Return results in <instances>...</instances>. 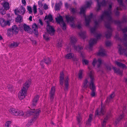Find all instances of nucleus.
Wrapping results in <instances>:
<instances>
[{
  "instance_id": "13",
  "label": "nucleus",
  "mask_w": 127,
  "mask_h": 127,
  "mask_svg": "<svg viewBox=\"0 0 127 127\" xmlns=\"http://www.w3.org/2000/svg\"><path fill=\"white\" fill-rule=\"evenodd\" d=\"M92 3L91 1L86 2V5L82 7L80 9V13L81 14H84L86 10V8L89 7Z\"/></svg>"
},
{
  "instance_id": "15",
  "label": "nucleus",
  "mask_w": 127,
  "mask_h": 127,
  "mask_svg": "<svg viewBox=\"0 0 127 127\" xmlns=\"http://www.w3.org/2000/svg\"><path fill=\"white\" fill-rule=\"evenodd\" d=\"M55 88L54 87H52L51 90L49 92V97L50 98V99L51 101L53 100L54 95H55Z\"/></svg>"
},
{
  "instance_id": "43",
  "label": "nucleus",
  "mask_w": 127,
  "mask_h": 127,
  "mask_svg": "<svg viewBox=\"0 0 127 127\" xmlns=\"http://www.w3.org/2000/svg\"><path fill=\"white\" fill-rule=\"evenodd\" d=\"M11 122L10 121H7L5 124V127H10Z\"/></svg>"
},
{
  "instance_id": "62",
  "label": "nucleus",
  "mask_w": 127,
  "mask_h": 127,
  "mask_svg": "<svg viewBox=\"0 0 127 127\" xmlns=\"http://www.w3.org/2000/svg\"><path fill=\"white\" fill-rule=\"evenodd\" d=\"M65 6L67 8L68 7V4L67 3H65Z\"/></svg>"
},
{
  "instance_id": "56",
  "label": "nucleus",
  "mask_w": 127,
  "mask_h": 127,
  "mask_svg": "<svg viewBox=\"0 0 127 127\" xmlns=\"http://www.w3.org/2000/svg\"><path fill=\"white\" fill-rule=\"evenodd\" d=\"M126 1H127V0H126ZM118 2L119 3H120V4L121 6H123L122 5V1L123 0H118Z\"/></svg>"
},
{
  "instance_id": "30",
  "label": "nucleus",
  "mask_w": 127,
  "mask_h": 127,
  "mask_svg": "<svg viewBox=\"0 0 127 127\" xmlns=\"http://www.w3.org/2000/svg\"><path fill=\"white\" fill-rule=\"evenodd\" d=\"M124 115L123 114L122 115H121L119 117L118 119L116 120L114 124L115 126L117 125L119 123V121L120 120H121L124 117Z\"/></svg>"
},
{
  "instance_id": "48",
  "label": "nucleus",
  "mask_w": 127,
  "mask_h": 127,
  "mask_svg": "<svg viewBox=\"0 0 127 127\" xmlns=\"http://www.w3.org/2000/svg\"><path fill=\"white\" fill-rule=\"evenodd\" d=\"M45 63L47 64H49L50 63L51 61L49 58H47L45 60Z\"/></svg>"
},
{
  "instance_id": "37",
  "label": "nucleus",
  "mask_w": 127,
  "mask_h": 127,
  "mask_svg": "<svg viewBox=\"0 0 127 127\" xmlns=\"http://www.w3.org/2000/svg\"><path fill=\"white\" fill-rule=\"evenodd\" d=\"M32 9L34 14V15L36 14L37 12V6L35 4L33 5Z\"/></svg>"
},
{
  "instance_id": "27",
  "label": "nucleus",
  "mask_w": 127,
  "mask_h": 127,
  "mask_svg": "<svg viewBox=\"0 0 127 127\" xmlns=\"http://www.w3.org/2000/svg\"><path fill=\"white\" fill-rule=\"evenodd\" d=\"M2 5L3 8L5 10H8L10 8L9 4L8 2H4L2 4Z\"/></svg>"
},
{
  "instance_id": "1",
  "label": "nucleus",
  "mask_w": 127,
  "mask_h": 127,
  "mask_svg": "<svg viewBox=\"0 0 127 127\" xmlns=\"http://www.w3.org/2000/svg\"><path fill=\"white\" fill-rule=\"evenodd\" d=\"M40 112V109H38L36 110H35L34 109H31L25 113V115H26L27 116H29L33 114L34 113L35 114L34 117L31 120H30L27 124L26 125L27 127H29L33 124L34 122L35 121L38 117L39 113Z\"/></svg>"
},
{
  "instance_id": "61",
  "label": "nucleus",
  "mask_w": 127,
  "mask_h": 127,
  "mask_svg": "<svg viewBox=\"0 0 127 127\" xmlns=\"http://www.w3.org/2000/svg\"><path fill=\"white\" fill-rule=\"evenodd\" d=\"M39 23L41 25H43V23H42V22L41 20H39Z\"/></svg>"
},
{
  "instance_id": "32",
  "label": "nucleus",
  "mask_w": 127,
  "mask_h": 127,
  "mask_svg": "<svg viewBox=\"0 0 127 127\" xmlns=\"http://www.w3.org/2000/svg\"><path fill=\"white\" fill-rule=\"evenodd\" d=\"M115 72L117 74H118L120 75H121L122 73V71H120L119 69H117L115 67H113V68Z\"/></svg>"
},
{
  "instance_id": "29",
  "label": "nucleus",
  "mask_w": 127,
  "mask_h": 127,
  "mask_svg": "<svg viewBox=\"0 0 127 127\" xmlns=\"http://www.w3.org/2000/svg\"><path fill=\"white\" fill-rule=\"evenodd\" d=\"M115 94L114 93H113L111 94L109 97L107 98V99L106 100V102H110L112 100Z\"/></svg>"
},
{
  "instance_id": "10",
  "label": "nucleus",
  "mask_w": 127,
  "mask_h": 127,
  "mask_svg": "<svg viewBox=\"0 0 127 127\" xmlns=\"http://www.w3.org/2000/svg\"><path fill=\"white\" fill-rule=\"evenodd\" d=\"M9 112L15 116H23L24 114L23 112L22 111H20L19 110L13 108H11L9 110Z\"/></svg>"
},
{
  "instance_id": "20",
  "label": "nucleus",
  "mask_w": 127,
  "mask_h": 127,
  "mask_svg": "<svg viewBox=\"0 0 127 127\" xmlns=\"http://www.w3.org/2000/svg\"><path fill=\"white\" fill-rule=\"evenodd\" d=\"M39 97V96L38 95H36L34 97L32 103V106L34 107L37 104Z\"/></svg>"
},
{
  "instance_id": "52",
  "label": "nucleus",
  "mask_w": 127,
  "mask_h": 127,
  "mask_svg": "<svg viewBox=\"0 0 127 127\" xmlns=\"http://www.w3.org/2000/svg\"><path fill=\"white\" fill-rule=\"evenodd\" d=\"M42 2L40 1L38 2V5H39V7H41L43 6V4Z\"/></svg>"
},
{
  "instance_id": "18",
  "label": "nucleus",
  "mask_w": 127,
  "mask_h": 127,
  "mask_svg": "<svg viewBox=\"0 0 127 127\" xmlns=\"http://www.w3.org/2000/svg\"><path fill=\"white\" fill-rule=\"evenodd\" d=\"M102 61L100 59H99L97 61L95 59L93 61L92 64L94 66L96 64L98 67H99Z\"/></svg>"
},
{
  "instance_id": "41",
  "label": "nucleus",
  "mask_w": 127,
  "mask_h": 127,
  "mask_svg": "<svg viewBox=\"0 0 127 127\" xmlns=\"http://www.w3.org/2000/svg\"><path fill=\"white\" fill-rule=\"evenodd\" d=\"M88 79H86L84 81L83 84V86L84 87L87 88L88 86Z\"/></svg>"
},
{
  "instance_id": "64",
  "label": "nucleus",
  "mask_w": 127,
  "mask_h": 127,
  "mask_svg": "<svg viewBox=\"0 0 127 127\" xmlns=\"http://www.w3.org/2000/svg\"><path fill=\"white\" fill-rule=\"evenodd\" d=\"M32 16H30L29 18V20H30L31 21L32 20Z\"/></svg>"
},
{
  "instance_id": "40",
  "label": "nucleus",
  "mask_w": 127,
  "mask_h": 127,
  "mask_svg": "<svg viewBox=\"0 0 127 127\" xmlns=\"http://www.w3.org/2000/svg\"><path fill=\"white\" fill-rule=\"evenodd\" d=\"M77 119L79 127H80V124L82 123V119L80 116H79L77 117Z\"/></svg>"
},
{
  "instance_id": "12",
  "label": "nucleus",
  "mask_w": 127,
  "mask_h": 127,
  "mask_svg": "<svg viewBox=\"0 0 127 127\" xmlns=\"http://www.w3.org/2000/svg\"><path fill=\"white\" fill-rule=\"evenodd\" d=\"M105 109L104 107L101 105L100 108L98 109L96 111L95 113V116H99V115H102L105 112Z\"/></svg>"
},
{
  "instance_id": "54",
  "label": "nucleus",
  "mask_w": 127,
  "mask_h": 127,
  "mask_svg": "<svg viewBox=\"0 0 127 127\" xmlns=\"http://www.w3.org/2000/svg\"><path fill=\"white\" fill-rule=\"evenodd\" d=\"M62 45V42H59L57 44V46L58 47H61Z\"/></svg>"
},
{
  "instance_id": "60",
  "label": "nucleus",
  "mask_w": 127,
  "mask_h": 127,
  "mask_svg": "<svg viewBox=\"0 0 127 127\" xmlns=\"http://www.w3.org/2000/svg\"><path fill=\"white\" fill-rule=\"evenodd\" d=\"M77 27L79 29H80L81 28V25L80 24H78L77 26Z\"/></svg>"
},
{
  "instance_id": "25",
  "label": "nucleus",
  "mask_w": 127,
  "mask_h": 127,
  "mask_svg": "<svg viewBox=\"0 0 127 127\" xmlns=\"http://www.w3.org/2000/svg\"><path fill=\"white\" fill-rule=\"evenodd\" d=\"M12 31L13 33L16 34L18 33L19 30L18 28L16 25H14L12 26Z\"/></svg>"
},
{
  "instance_id": "38",
  "label": "nucleus",
  "mask_w": 127,
  "mask_h": 127,
  "mask_svg": "<svg viewBox=\"0 0 127 127\" xmlns=\"http://www.w3.org/2000/svg\"><path fill=\"white\" fill-rule=\"evenodd\" d=\"M79 35L81 38L84 39L85 37V32H81L79 33Z\"/></svg>"
},
{
  "instance_id": "7",
  "label": "nucleus",
  "mask_w": 127,
  "mask_h": 127,
  "mask_svg": "<svg viewBox=\"0 0 127 127\" xmlns=\"http://www.w3.org/2000/svg\"><path fill=\"white\" fill-rule=\"evenodd\" d=\"M111 8V5L110 4L109 6V8L108 10L107 11H105L103 14L101 16L100 19V20H102L105 17H106L108 18L110 22H112Z\"/></svg>"
},
{
  "instance_id": "9",
  "label": "nucleus",
  "mask_w": 127,
  "mask_h": 127,
  "mask_svg": "<svg viewBox=\"0 0 127 127\" xmlns=\"http://www.w3.org/2000/svg\"><path fill=\"white\" fill-rule=\"evenodd\" d=\"M65 18L66 21L70 24L71 27L74 28L75 27V25L74 24V17L72 16H70L69 15H67L65 16Z\"/></svg>"
},
{
  "instance_id": "34",
  "label": "nucleus",
  "mask_w": 127,
  "mask_h": 127,
  "mask_svg": "<svg viewBox=\"0 0 127 127\" xmlns=\"http://www.w3.org/2000/svg\"><path fill=\"white\" fill-rule=\"evenodd\" d=\"M24 30L27 32L30 33V30H31L29 27L26 25H24Z\"/></svg>"
},
{
  "instance_id": "17",
  "label": "nucleus",
  "mask_w": 127,
  "mask_h": 127,
  "mask_svg": "<svg viewBox=\"0 0 127 127\" xmlns=\"http://www.w3.org/2000/svg\"><path fill=\"white\" fill-rule=\"evenodd\" d=\"M93 18V15L92 13L90 14L89 16L85 17V23L86 26L89 25V23Z\"/></svg>"
},
{
  "instance_id": "35",
  "label": "nucleus",
  "mask_w": 127,
  "mask_h": 127,
  "mask_svg": "<svg viewBox=\"0 0 127 127\" xmlns=\"http://www.w3.org/2000/svg\"><path fill=\"white\" fill-rule=\"evenodd\" d=\"M115 63L118 66L120 67H122L123 68H125L126 67V65L124 64H123L121 63L116 61Z\"/></svg>"
},
{
  "instance_id": "47",
  "label": "nucleus",
  "mask_w": 127,
  "mask_h": 127,
  "mask_svg": "<svg viewBox=\"0 0 127 127\" xmlns=\"http://www.w3.org/2000/svg\"><path fill=\"white\" fill-rule=\"evenodd\" d=\"M83 63V64H85L87 65L88 64V63H89V61L86 59H83L82 60Z\"/></svg>"
},
{
  "instance_id": "24",
  "label": "nucleus",
  "mask_w": 127,
  "mask_h": 127,
  "mask_svg": "<svg viewBox=\"0 0 127 127\" xmlns=\"http://www.w3.org/2000/svg\"><path fill=\"white\" fill-rule=\"evenodd\" d=\"M26 11L25 8L23 6L21 5L20 6L18 12L20 14L24 15L25 12Z\"/></svg>"
},
{
  "instance_id": "16",
  "label": "nucleus",
  "mask_w": 127,
  "mask_h": 127,
  "mask_svg": "<svg viewBox=\"0 0 127 127\" xmlns=\"http://www.w3.org/2000/svg\"><path fill=\"white\" fill-rule=\"evenodd\" d=\"M0 24L2 27H4L6 25H10V22L8 21H5L4 19H0Z\"/></svg>"
},
{
  "instance_id": "22",
  "label": "nucleus",
  "mask_w": 127,
  "mask_h": 127,
  "mask_svg": "<svg viewBox=\"0 0 127 127\" xmlns=\"http://www.w3.org/2000/svg\"><path fill=\"white\" fill-rule=\"evenodd\" d=\"M97 40L95 39H91L89 42V49L91 50L93 46L96 43Z\"/></svg>"
},
{
  "instance_id": "53",
  "label": "nucleus",
  "mask_w": 127,
  "mask_h": 127,
  "mask_svg": "<svg viewBox=\"0 0 127 127\" xmlns=\"http://www.w3.org/2000/svg\"><path fill=\"white\" fill-rule=\"evenodd\" d=\"M71 12L74 13L77 12V10L76 9L72 8L71 9Z\"/></svg>"
},
{
  "instance_id": "50",
  "label": "nucleus",
  "mask_w": 127,
  "mask_h": 127,
  "mask_svg": "<svg viewBox=\"0 0 127 127\" xmlns=\"http://www.w3.org/2000/svg\"><path fill=\"white\" fill-rule=\"evenodd\" d=\"M19 43L17 42H14L11 43V46L16 47L18 46Z\"/></svg>"
},
{
  "instance_id": "39",
  "label": "nucleus",
  "mask_w": 127,
  "mask_h": 127,
  "mask_svg": "<svg viewBox=\"0 0 127 127\" xmlns=\"http://www.w3.org/2000/svg\"><path fill=\"white\" fill-rule=\"evenodd\" d=\"M108 118L107 117H106L103 120V122L102 123V127H105Z\"/></svg>"
},
{
  "instance_id": "21",
  "label": "nucleus",
  "mask_w": 127,
  "mask_h": 127,
  "mask_svg": "<svg viewBox=\"0 0 127 127\" xmlns=\"http://www.w3.org/2000/svg\"><path fill=\"white\" fill-rule=\"evenodd\" d=\"M32 29L34 34L36 35H37L38 34V27L36 24L34 23L32 24Z\"/></svg>"
},
{
  "instance_id": "23",
  "label": "nucleus",
  "mask_w": 127,
  "mask_h": 127,
  "mask_svg": "<svg viewBox=\"0 0 127 127\" xmlns=\"http://www.w3.org/2000/svg\"><path fill=\"white\" fill-rule=\"evenodd\" d=\"M97 1V6L98 8L97 9V10L98 11L100 9V8L101 6H104L105 5L106 3L104 0H103L102 2L100 3L98 2V0H96Z\"/></svg>"
},
{
  "instance_id": "45",
  "label": "nucleus",
  "mask_w": 127,
  "mask_h": 127,
  "mask_svg": "<svg viewBox=\"0 0 127 127\" xmlns=\"http://www.w3.org/2000/svg\"><path fill=\"white\" fill-rule=\"evenodd\" d=\"M43 37L44 38L46 41H48L49 39V37L48 36V35L47 33H45L43 35Z\"/></svg>"
},
{
  "instance_id": "36",
  "label": "nucleus",
  "mask_w": 127,
  "mask_h": 127,
  "mask_svg": "<svg viewBox=\"0 0 127 127\" xmlns=\"http://www.w3.org/2000/svg\"><path fill=\"white\" fill-rule=\"evenodd\" d=\"M62 3L61 1H60L58 3L56 4L55 5V9L56 10H59L60 9V6L62 5Z\"/></svg>"
},
{
  "instance_id": "4",
  "label": "nucleus",
  "mask_w": 127,
  "mask_h": 127,
  "mask_svg": "<svg viewBox=\"0 0 127 127\" xmlns=\"http://www.w3.org/2000/svg\"><path fill=\"white\" fill-rule=\"evenodd\" d=\"M70 43H69L68 46L67 45H66V50L68 52H70L71 51V46H72L73 48L76 49V51H79L83 49V47L76 46H75V43L76 41V39L74 36H72L70 37Z\"/></svg>"
},
{
  "instance_id": "46",
  "label": "nucleus",
  "mask_w": 127,
  "mask_h": 127,
  "mask_svg": "<svg viewBox=\"0 0 127 127\" xmlns=\"http://www.w3.org/2000/svg\"><path fill=\"white\" fill-rule=\"evenodd\" d=\"M83 70H80L79 71V77L80 79H81L82 78V74Z\"/></svg>"
},
{
  "instance_id": "59",
  "label": "nucleus",
  "mask_w": 127,
  "mask_h": 127,
  "mask_svg": "<svg viewBox=\"0 0 127 127\" xmlns=\"http://www.w3.org/2000/svg\"><path fill=\"white\" fill-rule=\"evenodd\" d=\"M38 9H39V12L40 13L41 15H42L43 14V12L42 10H39L40 8H38Z\"/></svg>"
},
{
  "instance_id": "3",
  "label": "nucleus",
  "mask_w": 127,
  "mask_h": 127,
  "mask_svg": "<svg viewBox=\"0 0 127 127\" xmlns=\"http://www.w3.org/2000/svg\"><path fill=\"white\" fill-rule=\"evenodd\" d=\"M31 83V79L26 81L24 84L23 88L19 93L18 97L21 100L24 99L27 94V90L28 88Z\"/></svg>"
},
{
  "instance_id": "44",
  "label": "nucleus",
  "mask_w": 127,
  "mask_h": 127,
  "mask_svg": "<svg viewBox=\"0 0 127 127\" xmlns=\"http://www.w3.org/2000/svg\"><path fill=\"white\" fill-rule=\"evenodd\" d=\"M27 9L30 14H32V8L31 6H27Z\"/></svg>"
},
{
  "instance_id": "57",
  "label": "nucleus",
  "mask_w": 127,
  "mask_h": 127,
  "mask_svg": "<svg viewBox=\"0 0 127 127\" xmlns=\"http://www.w3.org/2000/svg\"><path fill=\"white\" fill-rule=\"evenodd\" d=\"M43 8L44 9L46 10L48 9V6L46 4H44L43 6Z\"/></svg>"
},
{
  "instance_id": "31",
  "label": "nucleus",
  "mask_w": 127,
  "mask_h": 127,
  "mask_svg": "<svg viewBox=\"0 0 127 127\" xmlns=\"http://www.w3.org/2000/svg\"><path fill=\"white\" fill-rule=\"evenodd\" d=\"M74 57V54L72 53H70L67 54L65 56L66 58L67 59H73Z\"/></svg>"
},
{
  "instance_id": "6",
  "label": "nucleus",
  "mask_w": 127,
  "mask_h": 127,
  "mask_svg": "<svg viewBox=\"0 0 127 127\" xmlns=\"http://www.w3.org/2000/svg\"><path fill=\"white\" fill-rule=\"evenodd\" d=\"M45 19H47L48 20V21H47V31L50 35H53L54 34L55 30L48 23V21L51 22L53 20L52 16L50 14L48 16L46 15L45 16Z\"/></svg>"
},
{
  "instance_id": "8",
  "label": "nucleus",
  "mask_w": 127,
  "mask_h": 127,
  "mask_svg": "<svg viewBox=\"0 0 127 127\" xmlns=\"http://www.w3.org/2000/svg\"><path fill=\"white\" fill-rule=\"evenodd\" d=\"M99 23V21H95V27L94 28H91V33H93L95 35V36L96 37L97 39H98L100 38L101 35L100 34H98L96 31V27L98 26V24Z\"/></svg>"
},
{
  "instance_id": "33",
  "label": "nucleus",
  "mask_w": 127,
  "mask_h": 127,
  "mask_svg": "<svg viewBox=\"0 0 127 127\" xmlns=\"http://www.w3.org/2000/svg\"><path fill=\"white\" fill-rule=\"evenodd\" d=\"M92 115L91 114L89 115V118L88 121L86 122V124L87 125L90 126L91 125V122L92 119Z\"/></svg>"
},
{
  "instance_id": "19",
  "label": "nucleus",
  "mask_w": 127,
  "mask_h": 127,
  "mask_svg": "<svg viewBox=\"0 0 127 127\" xmlns=\"http://www.w3.org/2000/svg\"><path fill=\"white\" fill-rule=\"evenodd\" d=\"M97 55L98 56H102L106 55V52L103 47H100L99 50L97 53Z\"/></svg>"
},
{
  "instance_id": "58",
  "label": "nucleus",
  "mask_w": 127,
  "mask_h": 127,
  "mask_svg": "<svg viewBox=\"0 0 127 127\" xmlns=\"http://www.w3.org/2000/svg\"><path fill=\"white\" fill-rule=\"evenodd\" d=\"M22 2L23 4L25 6L26 4V2L25 0H22Z\"/></svg>"
},
{
  "instance_id": "42",
  "label": "nucleus",
  "mask_w": 127,
  "mask_h": 127,
  "mask_svg": "<svg viewBox=\"0 0 127 127\" xmlns=\"http://www.w3.org/2000/svg\"><path fill=\"white\" fill-rule=\"evenodd\" d=\"M22 18L20 15L18 16L16 18V20L17 22H22Z\"/></svg>"
},
{
  "instance_id": "51",
  "label": "nucleus",
  "mask_w": 127,
  "mask_h": 127,
  "mask_svg": "<svg viewBox=\"0 0 127 127\" xmlns=\"http://www.w3.org/2000/svg\"><path fill=\"white\" fill-rule=\"evenodd\" d=\"M112 66L111 64L107 65L106 66V68L108 70H111Z\"/></svg>"
},
{
  "instance_id": "5",
  "label": "nucleus",
  "mask_w": 127,
  "mask_h": 127,
  "mask_svg": "<svg viewBox=\"0 0 127 127\" xmlns=\"http://www.w3.org/2000/svg\"><path fill=\"white\" fill-rule=\"evenodd\" d=\"M88 68L90 71V73L89 75L91 79V83L89 85V87L91 90H92L91 95L92 96H94L95 95V86L94 83V72L92 70H90L91 69L89 66H88Z\"/></svg>"
},
{
  "instance_id": "28",
  "label": "nucleus",
  "mask_w": 127,
  "mask_h": 127,
  "mask_svg": "<svg viewBox=\"0 0 127 127\" xmlns=\"http://www.w3.org/2000/svg\"><path fill=\"white\" fill-rule=\"evenodd\" d=\"M66 79L65 80V87L64 88V90L65 91H66L67 90L68 85V77H66Z\"/></svg>"
},
{
  "instance_id": "55",
  "label": "nucleus",
  "mask_w": 127,
  "mask_h": 127,
  "mask_svg": "<svg viewBox=\"0 0 127 127\" xmlns=\"http://www.w3.org/2000/svg\"><path fill=\"white\" fill-rule=\"evenodd\" d=\"M111 43L109 41H106V45L107 46H109L110 45Z\"/></svg>"
},
{
  "instance_id": "26",
  "label": "nucleus",
  "mask_w": 127,
  "mask_h": 127,
  "mask_svg": "<svg viewBox=\"0 0 127 127\" xmlns=\"http://www.w3.org/2000/svg\"><path fill=\"white\" fill-rule=\"evenodd\" d=\"M64 76L63 72H61L60 73V84L62 85L63 84L64 79Z\"/></svg>"
},
{
  "instance_id": "11",
  "label": "nucleus",
  "mask_w": 127,
  "mask_h": 127,
  "mask_svg": "<svg viewBox=\"0 0 127 127\" xmlns=\"http://www.w3.org/2000/svg\"><path fill=\"white\" fill-rule=\"evenodd\" d=\"M57 22L59 23L61 26L63 30H65L66 28V24L64 21L62 17L60 16L56 18Z\"/></svg>"
},
{
  "instance_id": "2",
  "label": "nucleus",
  "mask_w": 127,
  "mask_h": 127,
  "mask_svg": "<svg viewBox=\"0 0 127 127\" xmlns=\"http://www.w3.org/2000/svg\"><path fill=\"white\" fill-rule=\"evenodd\" d=\"M122 31L124 32H127V28L122 29ZM124 37L125 41L126 43L122 45L121 44L118 45L119 52L120 54H124L127 56V35L125 34Z\"/></svg>"
},
{
  "instance_id": "14",
  "label": "nucleus",
  "mask_w": 127,
  "mask_h": 127,
  "mask_svg": "<svg viewBox=\"0 0 127 127\" xmlns=\"http://www.w3.org/2000/svg\"><path fill=\"white\" fill-rule=\"evenodd\" d=\"M105 26L108 29V31L106 33L105 35L106 38H108L111 36L112 30L110 24H105Z\"/></svg>"
},
{
  "instance_id": "49",
  "label": "nucleus",
  "mask_w": 127,
  "mask_h": 127,
  "mask_svg": "<svg viewBox=\"0 0 127 127\" xmlns=\"http://www.w3.org/2000/svg\"><path fill=\"white\" fill-rule=\"evenodd\" d=\"M6 10L4 8H2L0 9V12L1 14H5Z\"/></svg>"
},
{
  "instance_id": "63",
  "label": "nucleus",
  "mask_w": 127,
  "mask_h": 127,
  "mask_svg": "<svg viewBox=\"0 0 127 127\" xmlns=\"http://www.w3.org/2000/svg\"><path fill=\"white\" fill-rule=\"evenodd\" d=\"M126 107H125L123 108V111H122V113H124V112H125L126 111L125 110V109H126Z\"/></svg>"
}]
</instances>
